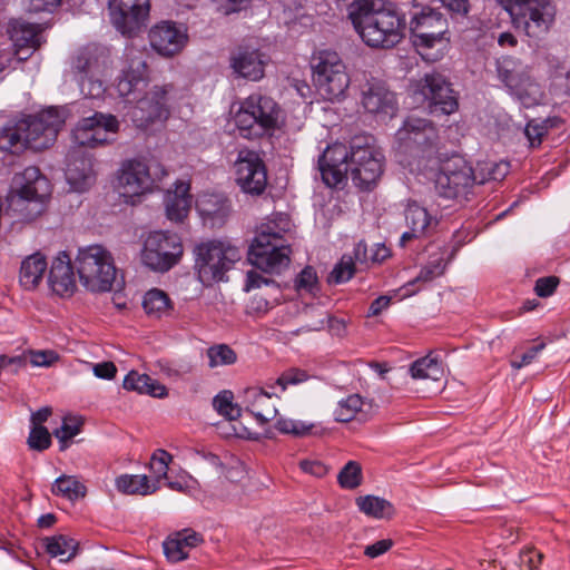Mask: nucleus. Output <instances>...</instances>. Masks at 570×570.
<instances>
[{
	"mask_svg": "<svg viewBox=\"0 0 570 570\" xmlns=\"http://www.w3.org/2000/svg\"><path fill=\"white\" fill-rule=\"evenodd\" d=\"M348 18L368 47L393 48L404 37L405 16L391 1L357 0L348 7Z\"/></svg>",
	"mask_w": 570,
	"mask_h": 570,
	"instance_id": "nucleus-1",
	"label": "nucleus"
},
{
	"mask_svg": "<svg viewBox=\"0 0 570 570\" xmlns=\"http://www.w3.org/2000/svg\"><path fill=\"white\" fill-rule=\"evenodd\" d=\"M51 195L48 178L35 166L14 175L4 202L3 220L11 225L30 223L47 208Z\"/></svg>",
	"mask_w": 570,
	"mask_h": 570,
	"instance_id": "nucleus-2",
	"label": "nucleus"
},
{
	"mask_svg": "<svg viewBox=\"0 0 570 570\" xmlns=\"http://www.w3.org/2000/svg\"><path fill=\"white\" fill-rule=\"evenodd\" d=\"M76 265L81 284L92 293L109 292L116 281L114 257L101 245L80 248Z\"/></svg>",
	"mask_w": 570,
	"mask_h": 570,
	"instance_id": "nucleus-3",
	"label": "nucleus"
},
{
	"mask_svg": "<svg viewBox=\"0 0 570 570\" xmlns=\"http://www.w3.org/2000/svg\"><path fill=\"white\" fill-rule=\"evenodd\" d=\"M195 269L202 284L208 286L225 279L226 273L240 259L239 249L228 240H207L195 246Z\"/></svg>",
	"mask_w": 570,
	"mask_h": 570,
	"instance_id": "nucleus-4",
	"label": "nucleus"
},
{
	"mask_svg": "<svg viewBox=\"0 0 570 570\" xmlns=\"http://www.w3.org/2000/svg\"><path fill=\"white\" fill-rule=\"evenodd\" d=\"M313 80L317 92L325 100L335 101L345 97L350 87V75L340 55L333 50H320L312 58Z\"/></svg>",
	"mask_w": 570,
	"mask_h": 570,
	"instance_id": "nucleus-5",
	"label": "nucleus"
},
{
	"mask_svg": "<svg viewBox=\"0 0 570 570\" xmlns=\"http://www.w3.org/2000/svg\"><path fill=\"white\" fill-rule=\"evenodd\" d=\"M278 115L279 107L273 98L254 92L240 104L234 121L244 138H253L274 129Z\"/></svg>",
	"mask_w": 570,
	"mask_h": 570,
	"instance_id": "nucleus-6",
	"label": "nucleus"
},
{
	"mask_svg": "<svg viewBox=\"0 0 570 570\" xmlns=\"http://www.w3.org/2000/svg\"><path fill=\"white\" fill-rule=\"evenodd\" d=\"M384 156L368 136H356L351 140L350 176L361 190L373 189L383 174Z\"/></svg>",
	"mask_w": 570,
	"mask_h": 570,
	"instance_id": "nucleus-7",
	"label": "nucleus"
},
{
	"mask_svg": "<svg viewBox=\"0 0 570 570\" xmlns=\"http://www.w3.org/2000/svg\"><path fill=\"white\" fill-rule=\"evenodd\" d=\"M291 248L271 226L262 227L248 249V261L266 273L279 274L288 267Z\"/></svg>",
	"mask_w": 570,
	"mask_h": 570,
	"instance_id": "nucleus-8",
	"label": "nucleus"
},
{
	"mask_svg": "<svg viewBox=\"0 0 570 570\" xmlns=\"http://www.w3.org/2000/svg\"><path fill=\"white\" fill-rule=\"evenodd\" d=\"M505 10L517 29L530 38L546 35L554 21L556 10L549 0H511Z\"/></svg>",
	"mask_w": 570,
	"mask_h": 570,
	"instance_id": "nucleus-9",
	"label": "nucleus"
},
{
	"mask_svg": "<svg viewBox=\"0 0 570 570\" xmlns=\"http://www.w3.org/2000/svg\"><path fill=\"white\" fill-rule=\"evenodd\" d=\"M167 175V169L160 163L148 166L138 159H127L118 170V187L124 197L140 196L159 188L158 183Z\"/></svg>",
	"mask_w": 570,
	"mask_h": 570,
	"instance_id": "nucleus-10",
	"label": "nucleus"
},
{
	"mask_svg": "<svg viewBox=\"0 0 570 570\" xmlns=\"http://www.w3.org/2000/svg\"><path fill=\"white\" fill-rule=\"evenodd\" d=\"M448 27V19L441 11L429 6L414 4L409 28L413 45L419 50L434 48L444 41Z\"/></svg>",
	"mask_w": 570,
	"mask_h": 570,
	"instance_id": "nucleus-11",
	"label": "nucleus"
},
{
	"mask_svg": "<svg viewBox=\"0 0 570 570\" xmlns=\"http://www.w3.org/2000/svg\"><path fill=\"white\" fill-rule=\"evenodd\" d=\"M434 184L436 193L443 198H466L475 185L474 170L464 158L453 156L440 166Z\"/></svg>",
	"mask_w": 570,
	"mask_h": 570,
	"instance_id": "nucleus-12",
	"label": "nucleus"
},
{
	"mask_svg": "<svg viewBox=\"0 0 570 570\" xmlns=\"http://www.w3.org/2000/svg\"><path fill=\"white\" fill-rule=\"evenodd\" d=\"M432 115H452L459 109V95L440 72L425 73L415 85Z\"/></svg>",
	"mask_w": 570,
	"mask_h": 570,
	"instance_id": "nucleus-13",
	"label": "nucleus"
},
{
	"mask_svg": "<svg viewBox=\"0 0 570 570\" xmlns=\"http://www.w3.org/2000/svg\"><path fill=\"white\" fill-rule=\"evenodd\" d=\"M183 254V246L175 234L151 233L144 244L142 263L153 271L170 269Z\"/></svg>",
	"mask_w": 570,
	"mask_h": 570,
	"instance_id": "nucleus-14",
	"label": "nucleus"
},
{
	"mask_svg": "<svg viewBox=\"0 0 570 570\" xmlns=\"http://www.w3.org/2000/svg\"><path fill=\"white\" fill-rule=\"evenodd\" d=\"M21 118L28 126L26 136L29 148L33 150H42L52 146L65 124V115L57 107H49Z\"/></svg>",
	"mask_w": 570,
	"mask_h": 570,
	"instance_id": "nucleus-15",
	"label": "nucleus"
},
{
	"mask_svg": "<svg viewBox=\"0 0 570 570\" xmlns=\"http://www.w3.org/2000/svg\"><path fill=\"white\" fill-rule=\"evenodd\" d=\"M119 130V121L112 115L95 112L81 119L72 130L73 142L79 147L97 148L112 141Z\"/></svg>",
	"mask_w": 570,
	"mask_h": 570,
	"instance_id": "nucleus-16",
	"label": "nucleus"
},
{
	"mask_svg": "<svg viewBox=\"0 0 570 570\" xmlns=\"http://www.w3.org/2000/svg\"><path fill=\"white\" fill-rule=\"evenodd\" d=\"M236 183L246 194L261 195L267 186V169L258 153L242 149L235 161Z\"/></svg>",
	"mask_w": 570,
	"mask_h": 570,
	"instance_id": "nucleus-17",
	"label": "nucleus"
},
{
	"mask_svg": "<svg viewBox=\"0 0 570 570\" xmlns=\"http://www.w3.org/2000/svg\"><path fill=\"white\" fill-rule=\"evenodd\" d=\"M150 0H109L110 19L124 36L136 35L149 16Z\"/></svg>",
	"mask_w": 570,
	"mask_h": 570,
	"instance_id": "nucleus-18",
	"label": "nucleus"
},
{
	"mask_svg": "<svg viewBox=\"0 0 570 570\" xmlns=\"http://www.w3.org/2000/svg\"><path fill=\"white\" fill-rule=\"evenodd\" d=\"M400 146L409 151H424L433 147L439 138L434 124L424 118L409 116L396 131Z\"/></svg>",
	"mask_w": 570,
	"mask_h": 570,
	"instance_id": "nucleus-19",
	"label": "nucleus"
},
{
	"mask_svg": "<svg viewBox=\"0 0 570 570\" xmlns=\"http://www.w3.org/2000/svg\"><path fill=\"white\" fill-rule=\"evenodd\" d=\"M351 161V147L336 142L328 146L318 158V169L328 187H336L347 179Z\"/></svg>",
	"mask_w": 570,
	"mask_h": 570,
	"instance_id": "nucleus-20",
	"label": "nucleus"
},
{
	"mask_svg": "<svg viewBox=\"0 0 570 570\" xmlns=\"http://www.w3.org/2000/svg\"><path fill=\"white\" fill-rule=\"evenodd\" d=\"M10 36L17 49L14 52H0V72L11 65L14 56L18 60L26 59L27 56L40 47V32L37 24L14 21L10 24Z\"/></svg>",
	"mask_w": 570,
	"mask_h": 570,
	"instance_id": "nucleus-21",
	"label": "nucleus"
},
{
	"mask_svg": "<svg viewBox=\"0 0 570 570\" xmlns=\"http://www.w3.org/2000/svg\"><path fill=\"white\" fill-rule=\"evenodd\" d=\"M151 48L164 57H173L181 51L187 42L186 29L171 21H161L148 33Z\"/></svg>",
	"mask_w": 570,
	"mask_h": 570,
	"instance_id": "nucleus-22",
	"label": "nucleus"
},
{
	"mask_svg": "<svg viewBox=\"0 0 570 570\" xmlns=\"http://www.w3.org/2000/svg\"><path fill=\"white\" fill-rule=\"evenodd\" d=\"M497 71L500 80L517 95L523 99V95L537 85L532 81L528 68L519 60L512 57H503L497 62Z\"/></svg>",
	"mask_w": 570,
	"mask_h": 570,
	"instance_id": "nucleus-23",
	"label": "nucleus"
},
{
	"mask_svg": "<svg viewBox=\"0 0 570 570\" xmlns=\"http://www.w3.org/2000/svg\"><path fill=\"white\" fill-rule=\"evenodd\" d=\"M166 87H155L150 92L137 101L132 109V119L138 126H147L156 120L166 119L168 109L166 106Z\"/></svg>",
	"mask_w": 570,
	"mask_h": 570,
	"instance_id": "nucleus-24",
	"label": "nucleus"
},
{
	"mask_svg": "<svg viewBox=\"0 0 570 570\" xmlns=\"http://www.w3.org/2000/svg\"><path fill=\"white\" fill-rule=\"evenodd\" d=\"M128 66L122 70L117 82V91L120 96L127 97L145 86L147 81L148 66L142 55L135 49L126 53Z\"/></svg>",
	"mask_w": 570,
	"mask_h": 570,
	"instance_id": "nucleus-25",
	"label": "nucleus"
},
{
	"mask_svg": "<svg viewBox=\"0 0 570 570\" xmlns=\"http://www.w3.org/2000/svg\"><path fill=\"white\" fill-rule=\"evenodd\" d=\"M362 105L371 114H389L394 109V95L381 79L371 78L362 86Z\"/></svg>",
	"mask_w": 570,
	"mask_h": 570,
	"instance_id": "nucleus-26",
	"label": "nucleus"
},
{
	"mask_svg": "<svg viewBox=\"0 0 570 570\" xmlns=\"http://www.w3.org/2000/svg\"><path fill=\"white\" fill-rule=\"evenodd\" d=\"M243 403L246 411L264 425L276 417L277 409L273 395L261 387H248L244 391Z\"/></svg>",
	"mask_w": 570,
	"mask_h": 570,
	"instance_id": "nucleus-27",
	"label": "nucleus"
},
{
	"mask_svg": "<svg viewBox=\"0 0 570 570\" xmlns=\"http://www.w3.org/2000/svg\"><path fill=\"white\" fill-rule=\"evenodd\" d=\"M52 291L60 295H71L76 289V281L70 258L66 253L58 256L51 265L48 276Z\"/></svg>",
	"mask_w": 570,
	"mask_h": 570,
	"instance_id": "nucleus-28",
	"label": "nucleus"
},
{
	"mask_svg": "<svg viewBox=\"0 0 570 570\" xmlns=\"http://www.w3.org/2000/svg\"><path fill=\"white\" fill-rule=\"evenodd\" d=\"M26 131L22 118L9 119L0 127V150L17 155L29 148Z\"/></svg>",
	"mask_w": 570,
	"mask_h": 570,
	"instance_id": "nucleus-29",
	"label": "nucleus"
},
{
	"mask_svg": "<svg viewBox=\"0 0 570 570\" xmlns=\"http://www.w3.org/2000/svg\"><path fill=\"white\" fill-rule=\"evenodd\" d=\"M196 208L213 227H219L230 213V203L220 194H204L196 200Z\"/></svg>",
	"mask_w": 570,
	"mask_h": 570,
	"instance_id": "nucleus-30",
	"label": "nucleus"
},
{
	"mask_svg": "<svg viewBox=\"0 0 570 570\" xmlns=\"http://www.w3.org/2000/svg\"><path fill=\"white\" fill-rule=\"evenodd\" d=\"M191 205V196L189 195V184L177 181L175 189L168 190L165 197V206L167 217L173 222H183L187 216Z\"/></svg>",
	"mask_w": 570,
	"mask_h": 570,
	"instance_id": "nucleus-31",
	"label": "nucleus"
},
{
	"mask_svg": "<svg viewBox=\"0 0 570 570\" xmlns=\"http://www.w3.org/2000/svg\"><path fill=\"white\" fill-rule=\"evenodd\" d=\"M232 68L240 77L254 81L264 76V62L257 50H239L232 58Z\"/></svg>",
	"mask_w": 570,
	"mask_h": 570,
	"instance_id": "nucleus-32",
	"label": "nucleus"
},
{
	"mask_svg": "<svg viewBox=\"0 0 570 570\" xmlns=\"http://www.w3.org/2000/svg\"><path fill=\"white\" fill-rule=\"evenodd\" d=\"M48 264L46 257L40 253H35L21 263L19 281L24 289H35L41 282Z\"/></svg>",
	"mask_w": 570,
	"mask_h": 570,
	"instance_id": "nucleus-33",
	"label": "nucleus"
},
{
	"mask_svg": "<svg viewBox=\"0 0 570 570\" xmlns=\"http://www.w3.org/2000/svg\"><path fill=\"white\" fill-rule=\"evenodd\" d=\"M124 389L136 391L139 394H148L154 397H165L167 389L147 374H140L136 371L129 372L124 380Z\"/></svg>",
	"mask_w": 570,
	"mask_h": 570,
	"instance_id": "nucleus-34",
	"label": "nucleus"
},
{
	"mask_svg": "<svg viewBox=\"0 0 570 570\" xmlns=\"http://www.w3.org/2000/svg\"><path fill=\"white\" fill-rule=\"evenodd\" d=\"M116 488L124 494L148 495L155 493L160 485L150 482L147 475L122 474L116 479Z\"/></svg>",
	"mask_w": 570,
	"mask_h": 570,
	"instance_id": "nucleus-35",
	"label": "nucleus"
},
{
	"mask_svg": "<svg viewBox=\"0 0 570 570\" xmlns=\"http://www.w3.org/2000/svg\"><path fill=\"white\" fill-rule=\"evenodd\" d=\"M142 307L148 316L160 318L170 314L173 303L164 291L153 288L145 294Z\"/></svg>",
	"mask_w": 570,
	"mask_h": 570,
	"instance_id": "nucleus-36",
	"label": "nucleus"
},
{
	"mask_svg": "<svg viewBox=\"0 0 570 570\" xmlns=\"http://www.w3.org/2000/svg\"><path fill=\"white\" fill-rule=\"evenodd\" d=\"M51 491L55 495L77 501L86 497L87 487L77 476L61 475L52 484Z\"/></svg>",
	"mask_w": 570,
	"mask_h": 570,
	"instance_id": "nucleus-37",
	"label": "nucleus"
},
{
	"mask_svg": "<svg viewBox=\"0 0 570 570\" xmlns=\"http://www.w3.org/2000/svg\"><path fill=\"white\" fill-rule=\"evenodd\" d=\"M507 161L483 160L476 164L474 170L475 184H485L490 180L501 181L509 173Z\"/></svg>",
	"mask_w": 570,
	"mask_h": 570,
	"instance_id": "nucleus-38",
	"label": "nucleus"
},
{
	"mask_svg": "<svg viewBox=\"0 0 570 570\" xmlns=\"http://www.w3.org/2000/svg\"><path fill=\"white\" fill-rule=\"evenodd\" d=\"M72 70L80 76V80L91 79L98 69V57L89 47L79 49L72 57Z\"/></svg>",
	"mask_w": 570,
	"mask_h": 570,
	"instance_id": "nucleus-39",
	"label": "nucleus"
},
{
	"mask_svg": "<svg viewBox=\"0 0 570 570\" xmlns=\"http://www.w3.org/2000/svg\"><path fill=\"white\" fill-rule=\"evenodd\" d=\"M78 550V542L63 534L53 535L46 539V551L51 557H61V561H69Z\"/></svg>",
	"mask_w": 570,
	"mask_h": 570,
	"instance_id": "nucleus-40",
	"label": "nucleus"
},
{
	"mask_svg": "<svg viewBox=\"0 0 570 570\" xmlns=\"http://www.w3.org/2000/svg\"><path fill=\"white\" fill-rule=\"evenodd\" d=\"M405 220L410 229L420 235H425L432 224V216L416 202H410L405 209Z\"/></svg>",
	"mask_w": 570,
	"mask_h": 570,
	"instance_id": "nucleus-41",
	"label": "nucleus"
},
{
	"mask_svg": "<svg viewBox=\"0 0 570 570\" xmlns=\"http://www.w3.org/2000/svg\"><path fill=\"white\" fill-rule=\"evenodd\" d=\"M356 505L360 511L376 519L390 517L393 512L392 504L387 500L375 495L357 498Z\"/></svg>",
	"mask_w": 570,
	"mask_h": 570,
	"instance_id": "nucleus-42",
	"label": "nucleus"
},
{
	"mask_svg": "<svg viewBox=\"0 0 570 570\" xmlns=\"http://www.w3.org/2000/svg\"><path fill=\"white\" fill-rule=\"evenodd\" d=\"M410 372L413 379H430L439 381L443 375V367L436 357L426 355L416 360L411 365Z\"/></svg>",
	"mask_w": 570,
	"mask_h": 570,
	"instance_id": "nucleus-43",
	"label": "nucleus"
},
{
	"mask_svg": "<svg viewBox=\"0 0 570 570\" xmlns=\"http://www.w3.org/2000/svg\"><path fill=\"white\" fill-rule=\"evenodd\" d=\"M364 400L358 394H351L342 399L334 411L335 421L347 423L354 420L358 412H361Z\"/></svg>",
	"mask_w": 570,
	"mask_h": 570,
	"instance_id": "nucleus-44",
	"label": "nucleus"
},
{
	"mask_svg": "<svg viewBox=\"0 0 570 570\" xmlns=\"http://www.w3.org/2000/svg\"><path fill=\"white\" fill-rule=\"evenodd\" d=\"M234 395L230 391L224 390L213 399V406L229 421L237 420L242 415V409L233 403Z\"/></svg>",
	"mask_w": 570,
	"mask_h": 570,
	"instance_id": "nucleus-45",
	"label": "nucleus"
},
{
	"mask_svg": "<svg viewBox=\"0 0 570 570\" xmlns=\"http://www.w3.org/2000/svg\"><path fill=\"white\" fill-rule=\"evenodd\" d=\"M206 355L210 368L232 365L237 361L235 351L226 344H217L208 347Z\"/></svg>",
	"mask_w": 570,
	"mask_h": 570,
	"instance_id": "nucleus-46",
	"label": "nucleus"
},
{
	"mask_svg": "<svg viewBox=\"0 0 570 570\" xmlns=\"http://www.w3.org/2000/svg\"><path fill=\"white\" fill-rule=\"evenodd\" d=\"M357 268L351 255H343L327 277L330 284H342L348 282Z\"/></svg>",
	"mask_w": 570,
	"mask_h": 570,
	"instance_id": "nucleus-47",
	"label": "nucleus"
},
{
	"mask_svg": "<svg viewBox=\"0 0 570 570\" xmlns=\"http://www.w3.org/2000/svg\"><path fill=\"white\" fill-rule=\"evenodd\" d=\"M338 484L344 489H355L362 482V468L355 461H348L337 475Z\"/></svg>",
	"mask_w": 570,
	"mask_h": 570,
	"instance_id": "nucleus-48",
	"label": "nucleus"
},
{
	"mask_svg": "<svg viewBox=\"0 0 570 570\" xmlns=\"http://www.w3.org/2000/svg\"><path fill=\"white\" fill-rule=\"evenodd\" d=\"M173 461V456L166 450H156L150 459V470L155 474L153 483L159 485L161 479H167L168 466Z\"/></svg>",
	"mask_w": 570,
	"mask_h": 570,
	"instance_id": "nucleus-49",
	"label": "nucleus"
},
{
	"mask_svg": "<svg viewBox=\"0 0 570 570\" xmlns=\"http://www.w3.org/2000/svg\"><path fill=\"white\" fill-rule=\"evenodd\" d=\"M448 263L445 262L443 255H440L438 258L430 259L425 266H423L414 279L415 282L429 283L433 279L442 276L446 269Z\"/></svg>",
	"mask_w": 570,
	"mask_h": 570,
	"instance_id": "nucleus-50",
	"label": "nucleus"
},
{
	"mask_svg": "<svg viewBox=\"0 0 570 570\" xmlns=\"http://www.w3.org/2000/svg\"><path fill=\"white\" fill-rule=\"evenodd\" d=\"M164 553L168 561L179 562L188 557V553L176 533L163 542Z\"/></svg>",
	"mask_w": 570,
	"mask_h": 570,
	"instance_id": "nucleus-51",
	"label": "nucleus"
},
{
	"mask_svg": "<svg viewBox=\"0 0 570 570\" xmlns=\"http://www.w3.org/2000/svg\"><path fill=\"white\" fill-rule=\"evenodd\" d=\"M27 443L31 450L45 451L51 445V435L45 426H31Z\"/></svg>",
	"mask_w": 570,
	"mask_h": 570,
	"instance_id": "nucleus-52",
	"label": "nucleus"
},
{
	"mask_svg": "<svg viewBox=\"0 0 570 570\" xmlns=\"http://www.w3.org/2000/svg\"><path fill=\"white\" fill-rule=\"evenodd\" d=\"M313 424H307L302 421L281 419L276 422V429L284 434H292L294 436H305L309 434Z\"/></svg>",
	"mask_w": 570,
	"mask_h": 570,
	"instance_id": "nucleus-53",
	"label": "nucleus"
},
{
	"mask_svg": "<svg viewBox=\"0 0 570 570\" xmlns=\"http://www.w3.org/2000/svg\"><path fill=\"white\" fill-rule=\"evenodd\" d=\"M81 423L76 420L65 419L62 425L57 429L53 434L60 442V450L68 448V442L80 432Z\"/></svg>",
	"mask_w": 570,
	"mask_h": 570,
	"instance_id": "nucleus-54",
	"label": "nucleus"
},
{
	"mask_svg": "<svg viewBox=\"0 0 570 570\" xmlns=\"http://www.w3.org/2000/svg\"><path fill=\"white\" fill-rule=\"evenodd\" d=\"M548 120H531L525 126L524 135L527 136L530 146L537 147L541 145L543 137L548 134Z\"/></svg>",
	"mask_w": 570,
	"mask_h": 570,
	"instance_id": "nucleus-55",
	"label": "nucleus"
},
{
	"mask_svg": "<svg viewBox=\"0 0 570 570\" xmlns=\"http://www.w3.org/2000/svg\"><path fill=\"white\" fill-rule=\"evenodd\" d=\"M311 375L305 371L297 367H292L284 371L277 379L276 384L286 390L288 385H297L306 382Z\"/></svg>",
	"mask_w": 570,
	"mask_h": 570,
	"instance_id": "nucleus-56",
	"label": "nucleus"
},
{
	"mask_svg": "<svg viewBox=\"0 0 570 570\" xmlns=\"http://www.w3.org/2000/svg\"><path fill=\"white\" fill-rule=\"evenodd\" d=\"M28 355L29 363L35 367H49L59 358L52 350H28Z\"/></svg>",
	"mask_w": 570,
	"mask_h": 570,
	"instance_id": "nucleus-57",
	"label": "nucleus"
},
{
	"mask_svg": "<svg viewBox=\"0 0 570 570\" xmlns=\"http://www.w3.org/2000/svg\"><path fill=\"white\" fill-rule=\"evenodd\" d=\"M558 284L557 276L540 277L535 282L534 292L539 297H548L553 294Z\"/></svg>",
	"mask_w": 570,
	"mask_h": 570,
	"instance_id": "nucleus-58",
	"label": "nucleus"
},
{
	"mask_svg": "<svg viewBox=\"0 0 570 570\" xmlns=\"http://www.w3.org/2000/svg\"><path fill=\"white\" fill-rule=\"evenodd\" d=\"M546 347V343L544 342H541L534 346H532L531 348H529L527 352H524L521 356H520V360L518 358H513L511 360L510 364L513 368L515 370H520L521 367L523 366H527L529 364L532 363V361L537 357V355L543 351Z\"/></svg>",
	"mask_w": 570,
	"mask_h": 570,
	"instance_id": "nucleus-59",
	"label": "nucleus"
},
{
	"mask_svg": "<svg viewBox=\"0 0 570 570\" xmlns=\"http://www.w3.org/2000/svg\"><path fill=\"white\" fill-rule=\"evenodd\" d=\"M394 542L391 539H383L374 542L373 544H368L364 549V554L371 559L377 558L385 552H387Z\"/></svg>",
	"mask_w": 570,
	"mask_h": 570,
	"instance_id": "nucleus-60",
	"label": "nucleus"
},
{
	"mask_svg": "<svg viewBox=\"0 0 570 570\" xmlns=\"http://www.w3.org/2000/svg\"><path fill=\"white\" fill-rule=\"evenodd\" d=\"M352 257L357 269H364L368 266L371 256L367 253V245L365 242L361 240L355 245Z\"/></svg>",
	"mask_w": 570,
	"mask_h": 570,
	"instance_id": "nucleus-61",
	"label": "nucleus"
},
{
	"mask_svg": "<svg viewBox=\"0 0 570 570\" xmlns=\"http://www.w3.org/2000/svg\"><path fill=\"white\" fill-rule=\"evenodd\" d=\"M299 468L305 473H308L317 478H322L326 475L328 472L327 466L323 462L317 460H302L299 462Z\"/></svg>",
	"mask_w": 570,
	"mask_h": 570,
	"instance_id": "nucleus-62",
	"label": "nucleus"
},
{
	"mask_svg": "<svg viewBox=\"0 0 570 570\" xmlns=\"http://www.w3.org/2000/svg\"><path fill=\"white\" fill-rule=\"evenodd\" d=\"M317 282V275L313 267L306 266L296 278V287L298 289H312Z\"/></svg>",
	"mask_w": 570,
	"mask_h": 570,
	"instance_id": "nucleus-63",
	"label": "nucleus"
},
{
	"mask_svg": "<svg viewBox=\"0 0 570 570\" xmlns=\"http://www.w3.org/2000/svg\"><path fill=\"white\" fill-rule=\"evenodd\" d=\"M543 559V554L534 548L521 552V562L527 564L530 570L537 569Z\"/></svg>",
	"mask_w": 570,
	"mask_h": 570,
	"instance_id": "nucleus-64",
	"label": "nucleus"
}]
</instances>
